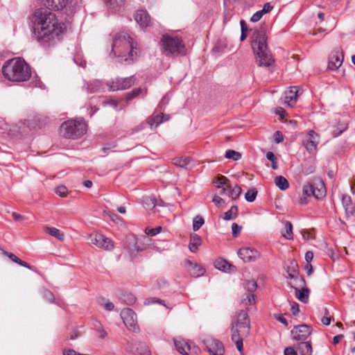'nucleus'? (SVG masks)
<instances>
[{
    "label": "nucleus",
    "mask_w": 355,
    "mask_h": 355,
    "mask_svg": "<svg viewBox=\"0 0 355 355\" xmlns=\"http://www.w3.org/2000/svg\"><path fill=\"white\" fill-rule=\"evenodd\" d=\"M33 37L44 48L54 46L61 39L66 28L55 14L48 8L36 10L31 17Z\"/></svg>",
    "instance_id": "nucleus-1"
},
{
    "label": "nucleus",
    "mask_w": 355,
    "mask_h": 355,
    "mask_svg": "<svg viewBox=\"0 0 355 355\" xmlns=\"http://www.w3.org/2000/svg\"><path fill=\"white\" fill-rule=\"evenodd\" d=\"M3 78L12 83H21L28 80L31 77V68L21 58H14L6 60L2 67Z\"/></svg>",
    "instance_id": "nucleus-2"
},
{
    "label": "nucleus",
    "mask_w": 355,
    "mask_h": 355,
    "mask_svg": "<svg viewBox=\"0 0 355 355\" xmlns=\"http://www.w3.org/2000/svg\"><path fill=\"white\" fill-rule=\"evenodd\" d=\"M114 57L121 58L124 61L130 64L138 56L137 43L125 33H119L113 39L111 54Z\"/></svg>",
    "instance_id": "nucleus-3"
},
{
    "label": "nucleus",
    "mask_w": 355,
    "mask_h": 355,
    "mask_svg": "<svg viewBox=\"0 0 355 355\" xmlns=\"http://www.w3.org/2000/svg\"><path fill=\"white\" fill-rule=\"evenodd\" d=\"M251 39L252 48L257 55L258 65L259 67H270L274 63V59L268 49L265 28L263 27L255 28Z\"/></svg>",
    "instance_id": "nucleus-4"
},
{
    "label": "nucleus",
    "mask_w": 355,
    "mask_h": 355,
    "mask_svg": "<svg viewBox=\"0 0 355 355\" xmlns=\"http://www.w3.org/2000/svg\"><path fill=\"white\" fill-rule=\"evenodd\" d=\"M250 320L246 311H241L236 315V318L232 324V340L236 345L238 351L243 355V340L250 333Z\"/></svg>",
    "instance_id": "nucleus-5"
},
{
    "label": "nucleus",
    "mask_w": 355,
    "mask_h": 355,
    "mask_svg": "<svg viewBox=\"0 0 355 355\" xmlns=\"http://www.w3.org/2000/svg\"><path fill=\"white\" fill-rule=\"evenodd\" d=\"M87 130L85 121L80 119H71L62 123L60 128V134L67 139H76L84 135Z\"/></svg>",
    "instance_id": "nucleus-6"
},
{
    "label": "nucleus",
    "mask_w": 355,
    "mask_h": 355,
    "mask_svg": "<svg viewBox=\"0 0 355 355\" xmlns=\"http://www.w3.org/2000/svg\"><path fill=\"white\" fill-rule=\"evenodd\" d=\"M160 43L166 55H178L185 53V46L181 37L164 35L162 36Z\"/></svg>",
    "instance_id": "nucleus-7"
},
{
    "label": "nucleus",
    "mask_w": 355,
    "mask_h": 355,
    "mask_svg": "<svg viewBox=\"0 0 355 355\" xmlns=\"http://www.w3.org/2000/svg\"><path fill=\"white\" fill-rule=\"evenodd\" d=\"M326 195V189L323 181L316 180L313 183H307L303 186L302 196L300 198L301 205L308 203V198L314 196L317 199H321Z\"/></svg>",
    "instance_id": "nucleus-8"
},
{
    "label": "nucleus",
    "mask_w": 355,
    "mask_h": 355,
    "mask_svg": "<svg viewBox=\"0 0 355 355\" xmlns=\"http://www.w3.org/2000/svg\"><path fill=\"white\" fill-rule=\"evenodd\" d=\"M135 82L133 76L121 78H116L107 81V86L110 91L123 90L130 88Z\"/></svg>",
    "instance_id": "nucleus-9"
},
{
    "label": "nucleus",
    "mask_w": 355,
    "mask_h": 355,
    "mask_svg": "<svg viewBox=\"0 0 355 355\" xmlns=\"http://www.w3.org/2000/svg\"><path fill=\"white\" fill-rule=\"evenodd\" d=\"M175 346L177 351L183 355H197L199 351L198 347L191 345L183 339H175Z\"/></svg>",
    "instance_id": "nucleus-10"
},
{
    "label": "nucleus",
    "mask_w": 355,
    "mask_h": 355,
    "mask_svg": "<svg viewBox=\"0 0 355 355\" xmlns=\"http://www.w3.org/2000/svg\"><path fill=\"white\" fill-rule=\"evenodd\" d=\"M89 239L91 243L98 248H101L107 250H112L114 249V244L112 241L101 234L96 233L94 234H90Z\"/></svg>",
    "instance_id": "nucleus-11"
},
{
    "label": "nucleus",
    "mask_w": 355,
    "mask_h": 355,
    "mask_svg": "<svg viewBox=\"0 0 355 355\" xmlns=\"http://www.w3.org/2000/svg\"><path fill=\"white\" fill-rule=\"evenodd\" d=\"M203 343L211 355H224V346L219 340L208 338L203 340Z\"/></svg>",
    "instance_id": "nucleus-12"
},
{
    "label": "nucleus",
    "mask_w": 355,
    "mask_h": 355,
    "mask_svg": "<svg viewBox=\"0 0 355 355\" xmlns=\"http://www.w3.org/2000/svg\"><path fill=\"white\" fill-rule=\"evenodd\" d=\"M121 317L126 326L131 331H136L138 329L137 323V315L130 309H123L121 312Z\"/></svg>",
    "instance_id": "nucleus-13"
},
{
    "label": "nucleus",
    "mask_w": 355,
    "mask_h": 355,
    "mask_svg": "<svg viewBox=\"0 0 355 355\" xmlns=\"http://www.w3.org/2000/svg\"><path fill=\"white\" fill-rule=\"evenodd\" d=\"M319 143L320 136L314 130H309L303 140V145L309 153L315 151Z\"/></svg>",
    "instance_id": "nucleus-14"
},
{
    "label": "nucleus",
    "mask_w": 355,
    "mask_h": 355,
    "mask_svg": "<svg viewBox=\"0 0 355 355\" xmlns=\"http://www.w3.org/2000/svg\"><path fill=\"white\" fill-rule=\"evenodd\" d=\"M293 339L295 340H304L311 334V328L306 324H300L291 331Z\"/></svg>",
    "instance_id": "nucleus-15"
},
{
    "label": "nucleus",
    "mask_w": 355,
    "mask_h": 355,
    "mask_svg": "<svg viewBox=\"0 0 355 355\" xmlns=\"http://www.w3.org/2000/svg\"><path fill=\"white\" fill-rule=\"evenodd\" d=\"M239 257L245 262L254 261L259 257V252L253 248H242L238 252Z\"/></svg>",
    "instance_id": "nucleus-16"
},
{
    "label": "nucleus",
    "mask_w": 355,
    "mask_h": 355,
    "mask_svg": "<svg viewBox=\"0 0 355 355\" xmlns=\"http://www.w3.org/2000/svg\"><path fill=\"white\" fill-rule=\"evenodd\" d=\"M344 55L343 51L338 50L333 51L329 55L328 67L329 69L336 70L343 64Z\"/></svg>",
    "instance_id": "nucleus-17"
},
{
    "label": "nucleus",
    "mask_w": 355,
    "mask_h": 355,
    "mask_svg": "<svg viewBox=\"0 0 355 355\" xmlns=\"http://www.w3.org/2000/svg\"><path fill=\"white\" fill-rule=\"evenodd\" d=\"M135 21L141 28H146L151 24V18L146 10H138L135 15Z\"/></svg>",
    "instance_id": "nucleus-18"
},
{
    "label": "nucleus",
    "mask_w": 355,
    "mask_h": 355,
    "mask_svg": "<svg viewBox=\"0 0 355 355\" xmlns=\"http://www.w3.org/2000/svg\"><path fill=\"white\" fill-rule=\"evenodd\" d=\"M184 263L191 276L198 277L204 275L205 269L198 263H193L190 260H186Z\"/></svg>",
    "instance_id": "nucleus-19"
},
{
    "label": "nucleus",
    "mask_w": 355,
    "mask_h": 355,
    "mask_svg": "<svg viewBox=\"0 0 355 355\" xmlns=\"http://www.w3.org/2000/svg\"><path fill=\"white\" fill-rule=\"evenodd\" d=\"M70 0H45L46 8L51 10L59 11L64 9Z\"/></svg>",
    "instance_id": "nucleus-20"
},
{
    "label": "nucleus",
    "mask_w": 355,
    "mask_h": 355,
    "mask_svg": "<svg viewBox=\"0 0 355 355\" xmlns=\"http://www.w3.org/2000/svg\"><path fill=\"white\" fill-rule=\"evenodd\" d=\"M299 92L297 87H291L288 90L285 92L284 103L288 106H293L297 101V96Z\"/></svg>",
    "instance_id": "nucleus-21"
},
{
    "label": "nucleus",
    "mask_w": 355,
    "mask_h": 355,
    "mask_svg": "<svg viewBox=\"0 0 355 355\" xmlns=\"http://www.w3.org/2000/svg\"><path fill=\"white\" fill-rule=\"evenodd\" d=\"M214 266L218 270L225 272H233L236 270V268L234 266L230 263L227 260L221 258L217 259L215 261Z\"/></svg>",
    "instance_id": "nucleus-22"
},
{
    "label": "nucleus",
    "mask_w": 355,
    "mask_h": 355,
    "mask_svg": "<svg viewBox=\"0 0 355 355\" xmlns=\"http://www.w3.org/2000/svg\"><path fill=\"white\" fill-rule=\"evenodd\" d=\"M109 10L114 12H120L125 6V0H103Z\"/></svg>",
    "instance_id": "nucleus-23"
},
{
    "label": "nucleus",
    "mask_w": 355,
    "mask_h": 355,
    "mask_svg": "<svg viewBox=\"0 0 355 355\" xmlns=\"http://www.w3.org/2000/svg\"><path fill=\"white\" fill-rule=\"evenodd\" d=\"M84 87L88 93L101 92L104 89L102 82L98 80H94L89 83H86L84 85Z\"/></svg>",
    "instance_id": "nucleus-24"
},
{
    "label": "nucleus",
    "mask_w": 355,
    "mask_h": 355,
    "mask_svg": "<svg viewBox=\"0 0 355 355\" xmlns=\"http://www.w3.org/2000/svg\"><path fill=\"white\" fill-rule=\"evenodd\" d=\"M295 295L297 300L303 303H307L309 302V289L306 286H303L301 288L294 287Z\"/></svg>",
    "instance_id": "nucleus-25"
},
{
    "label": "nucleus",
    "mask_w": 355,
    "mask_h": 355,
    "mask_svg": "<svg viewBox=\"0 0 355 355\" xmlns=\"http://www.w3.org/2000/svg\"><path fill=\"white\" fill-rule=\"evenodd\" d=\"M297 350L301 355H312L313 349L310 341H302L298 343Z\"/></svg>",
    "instance_id": "nucleus-26"
},
{
    "label": "nucleus",
    "mask_w": 355,
    "mask_h": 355,
    "mask_svg": "<svg viewBox=\"0 0 355 355\" xmlns=\"http://www.w3.org/2000/svg\"><path fill=\"white\" fill-rule=\"evenodd\" d=\"M201 245V238L196 234H193L190 237V242L189 248L191 252H196L198 250V247Z\"/></svg>",
    "instance_id": "nucleus-27"
},
{
    "label": "nucleus",
    "mask_w": 355,
    "mask_h": 355,
    "mask_svg": "<svg viewBox=\"0 0 355 355\" xmlns=\"http://www.w3.org/2000/svg\"><path fill=\"white\" fill-rule=\"evenodd\" d=\"M2 254L7 256L10 260H12L13 262L24 267L28 269H31V266L26 263V261H24L21 260L19 258H18L15 254L12 252H8L7 251L2 250Z\"/></svg>",
    "instance_id": "nucleus-28"
},
{
    "label": "nucleus",
    "mask_w": 355,
    "mask_h": 355,
    "mask_svg": "<svg viewBox=\"0 0 355 355\" xmlns=\"http://www.w3.org/2000/svg\"><path fill=\"white\" fill-rule=\"evenodd\" d=\"M169 119V115H164L163 113H161L159 114H157L155 116V119L149 118L147 120V123H149L151 126L154 124V123H155L157 126L162 122L168 121Z\"/></svg>",
    "instance_id": "nucleus-29"
},
{
    "label": "nucleus",
    "mask_w": 355,
    "mask_h": 355,
    "mask_svg": "<svg viewBox=\"0 0 355 355\" xmlns=\"http://www.w3.org/2000/svg\"><path fill=\"white\" fill-rule=\"evenodd\" d=\"M238 216V207L236 205H233L231 208L223 214V218L225 220H230L234 219Z\"/></svg>",
    "instance_id": "nucleus-30"
},
{
    "label": "nucleus",
    "mask_w": 355,
    "mask_h": 355,
    "mask_svg": "<svg viewBox=\"0 0 355 355\" xmlns=\"http://www.w3.org/2000/svg\"><path fill=\"white\" fill-rule=\"evenodd\" d=\"M192 160L189 157H176L173 159V164L183 168H187L191 164Z\"/></svg>",
    "instance_id": "nucleus-31"
},
{
    "label": "nucleus",
    "mask_w": 355,
    "mask_h": 355,
    "mask_svg": "<svg viewBox=\"0 0 355 355\" xmlns=\"http://www.w3.org/2000/svg\"><path fill=\"white\" fill-rule=\"evenodd\" d=\"M45 232L60 241L64 239V234L61 233L60 231L55 227H45Z\"/></svg>",
    "instance_id": "nucleus-32"
},
{
    "label": "nucleus",
    "mask_w": 355,
    "mask_h": 355,
    "mask_svg": "<svg viewBox=\"0 0 355 355\" xmlns=\"http://www.w3.org/2000/svg\"><path fill=\"white\" fill-rule=\"evenodd\" d=\"M275 185L280 189V190H286L289 187V183L288 180L283 176L279 175L275 178Z\"/></svg>",
    "instance_id": "nucleus-33"
},
{
    "label": "nucleus",
    "mask_w": 355,
    "mask_h": 355,
    "mask_svg": "<svg viewBox=\"0 0 355 355\" xmlns=\"http://www.w3.org/2000/svg\"><path fill=\"white\" fill-rule=\"evenodd\" d=\"M285 231L282 233V236L288 239L291 240L293 239V226L291 222L286 221L285 223Z\"/></svg>",
    "instance_id": "nucleus-34"
},
{
    "label": "nucleus",
    "mask_w": 355,
    "mask_h": 355,
    "mask_svg": "<svg viewBox=\"0 0 355 355\" xmlns=\"http://www.w3.org/2000/svg\"><path fill=\"white\" fill-rule=\"evenodd\" d=\"M241 193V188L235 185L233 188L230 186V191H228L227 196L232 198V200H236Z\"/></svg>",
    "instance_id": "nucleus-35"
},
{
    "label": "nucleus",
    "mask_w": 355,
    "mask_h": 355,
    "mask_svg": "<svg viewBox=\"0 0 355 355\" xmlns=\"http://www.w3.org/2000/svg\"><path fill=\"white\" fill-rule=\"evenodd\" d=\"M98 303L100 306H103L107 311H112L114 308V305L112 302L105 298H101L98 300Z\"/></svg>",
    "instance_id": "nucleus-36"
},
{
    "label": "nucleus",
    "mask_w": 355,
    "mask_h": 355,
    "mask_svg": "<svg viewBox=\"0 0 355 355\" xmlns=\"http://www.w3.org/2000/svg\"><path fill=\"white\" fill-rule=\"evenodd\" d=\"M216 185L218 188L227 187L230 189V180L226 177L223 175L218 178L217 181L216 182Z\"/></svg>",
    "instance_id": "nucleus-37"
},
{
    "label": "nucleus",
    "mask_w": 355,
    "mask_h": 355,
    "mask_svg": "<svg viewBox=\"0 0 355 355\" xmlns=\"http://www.w3.org/2000/svg\"><path fill=\"white\" fill-rule=\"evenodd\" d=\"M257 196V191L256 189L252 188L249 189L245 194V199L250 202H252L255 200Z\"/></svg>",
    "instance_id": "nucleus-38"
},
{
    "label": "nucleus",
    "mask_w": 355,
    "mask_h": 355,
    "mask_svg": "<svg viewBox=\"0 0 355 355\" xmlns=\"http://www.w3.org/2000/svg\"><path fill=\"white\" fill-rule=\"evenodd\" d=\"M203 218L199 215L196 216L193 220V230L194 232L198 231L204 224Z\"/></svg>",
    "instance_id": "nucleus-39"
},
{
    "label": "nucleus",
    "mask_w": 355,
    "mask_h": 355,
    "mask_svg": "<svg viewBox=\"0 0 355 355\" xmlns=\"http://www.w3.org/2000/svg\"><path fill=\"white\" fill-rule=\"evenodd\" d=\"M225 157L227 159H232L234 161H237L241 158V154L234 150H228L226 151Z\"/></svg>",
    "instance_id": "nucleus-40"
},
{
    "label": "nucleus",
    "mask_w": 355,
    "mask_h": 355,
    "mask_svg": "<svg viewBox=\"0 0 355 355\" xmlns=\"http://www.w3.org/2000/svg\"><path fill=\"white\" fill-rule=\"evenodd\" d=\"M144 92V90L141 88H135L132 89L130 92H128L125 94L126 100L128 101L132 100L134 98L139 96L140 94H141Z\"/></svg>",
    "instance_id": "nucleus-41"
},
{
    "label": "nucleus",
    "mask_w": 355,
    "mask_h": 355,
    "mask_svg": "<svg viewBox=\"0 0 355 355\" xmlns=\"http://www.w3.org/2000/svg\"><path fill=\"white\" fill-rule=\"evenodd\" d=\"M297 263L291 262V266L287 268V273L291 278L297 277V271L296 270Z\"/></svg>",
    "instance_id": "nucleus-42"
},
{
    "label": "nucleus",
    "mask_w": 355,
    "mask_h": 355,
    "mask_svg": "<svg viewBox=\"0 0 355 355\" xmlns=\"http://www.w3.org/2000/svg\"><path fill=\"white\" fill-rule=\"evenodd\" d=\"M266 158L271 162L272 163V168L273 169L277 168V157H275V154L272 152H268L266 153Z\"/></svg>",
    "instance_id": "nucleus-43"
},
{
    "label": "nucleus",
    "mask_w": 355,
    "mask_h": 355,
    "mask_svg": "<svg viewBox=\"0 0 355 355\" xmlns=\"http://www.w3.org/2000/svg\"><path fill=\"white\" fill-rule=\"evenodd\" d=\"M245 287L249 292L252 293L256 290L257 284L256 282L253 280H249L246 282Z\"/></svg>",
    "instance_id": "nucleus-44"
},
{
    "label": "nucleus",
    "mask_w": 355,
    "mask_h": 355,
    "mask_svg": "<svg viewBox=\"0 0 355 355\" xmlns=\"http://www.w3.org/2000/svg\"><path fill=\"white\" fill-rule=\"evenodd\" d=\"M43 297L50 302H53L54 300V295L53 293L47 289H44L42 291Z\"/></svg>",
    "instance_id": "nucleus-45"
},
{
    "label": "nucleus",
    "mask_w": 355,
    "mask_h": 355,
    "mask_svg": "<svg viewBox=\"0 0 355 355\" xmlns=\"http://www.w3.org/2000/svg\"><path fill=\"white\" fill-rule=\"evenodd\" d=\"M55 193L60 196L64 197L67 196L68 191L65 186L61 185L55 189Z\"/></svg>",
    "instance_id": "nucleus-46"
},
{
    "label": "nucleus",
    "mask_w": 355,
    "mask_h": 355,
    "mask_svg": "<svg viewBox=\"0 0 355 355\" xmlns=\"http://www.w3.org/2000/svg\"><path fill=\"white\" fill-rule=\"evenodd\" d=\"M242 230V227L236 223L232 225V233L234 237H237Z\"/></svg>",
    "instance_id": "nucleus-47"
},
{
    "label": "nucleus",
    "mask_w": 355,
    "mask_h": 355,
    "mask_svg": "<svg viewBox=\"0 0 355 355\" xmlns=\"http://www.w3.org/2000/svg\"><path fill=\"white\" fill-rule=\"evenodd\" d=\"M240 24H241V40L243 41L247 37L246 32L248 31V28H247V27L245 26V23L244 20H241Z\"/></svg>",
    "instance_id": "nucleus-48"
},
{
    "label": "nucleus",
    "mask_w": 355,
    "mask_h": 355,
    "mask_svg": "<svg viewBox=\"0 0 355 355\" xmlns=\"http://www.w3.org/2000/svg\"><path fill=\"white\" fill-rule=\"evenodd\" d=\"M162 230L161 227H157L155 228H146V233L150 236H155L156 234H159Z\"/></svg>",
    "instance_id": "nucleus-49"
},
{
    "label": "nucleus",
    "mask_w": 355,
    "mask_h": 355,
    "mask_svg": "<svg viewBox=\"0 0 355 355\" xmlns=\"http://www.w3.org/2000/svg\"><path fill=\"white\" fill-rule=\"evenodd\" d=\"M95 327L98 333V336L101 338H104L107 336L106 331L102 329L101 325L99 322H97L96 324H95Z\"/></svg>",
    "instance_id": "nucleus-50"
},
{
    "label": "nucleus",
    "mask_w": 355,
    "mask_h": 355,
    "mask_svg": "<svg viewBox=\"0 0 355 355\" xmlns=\"http://www.w3.org/2000/svg\"><path fill=\"white\" fill-rule=\"evenodd\" d=\"M263 15V14L262 13V12L261 10H259L256 12L254 14H253V15L251 17L250 21L252 22H257L261 19Z\"/></svg>",
    "instance_id": "nucleus-51"
},
{
    "label": "nucleus",
    "mask_w": 355,
    "mask_h": 355,
    "mask_svg": "<svg viewBox=\"0 0 355 355\" xmlns=\"http://www.w3.org/2000/svg\"><path fill=\"white\" fill-rule=\"evenodd\" d=\"M315 170V166L313 164L305 165L303 168V171L306 175L313 173Z\"/></svg>",
    "instance_id": "nucleus-52"
},
{
    "label": "nucleus",
    "mask_w": 355,
    "mask_h": 355,
    "mask_svg": "<svg viewBox=\"0 0 355 355\" xmlns=\"http://www.w3.org/2000/svg\"><path fill=\"white\" fill-rule=\"evenodd\" d=\"M284 140V137L282 133L280 131H276L274 134V141L277 144H279L282 142Z\"/></svg>",
    "instance_id": "nucleus-53"
},
{
    "label": "nucleus",
    "mask_w": 355,
    "mask_h": 355,
    "mask_svg": "<svg viewBox=\"0 0 355 355\" xmlns=\"http://www.w3.org/2000/svg\"><path fill=\"white\" fill-rule=\"evenodd\" d=\"M135 300V297L132 294H127L126 295H124L123 300L129 305L134 304Z\"/></svg>",
    "instance_id": "nucleus-54"
},
{
    "label": "nucleus",
    "mask_w": 355,
    "mask_h": 355,
    "mask_svg": "<svg viewBox=\"0 0 355 355\" xmlns=\"http://www.w3.org/2000/svg\"><path fill=\"white\" fill-rule=\"evenodd\" d=\"M347 128V125L346 123L341 124V127H338L336 130H334L335 136L340 135L343 131H345Z\"/></svg>",
    "instance_id": "nucleus-55"
},
{
    "label": "nucleus",
    "mask_w": 355,
    "mask_h": 355,
    "mask_svg": "<svg viewBox=\"0 0 355 355\" xmlns=\"http://www.w3.org/2000/svg\"><path fill=\"white\" fill-rule=\"evenodd\" d=\"M273 8V6L270 3H266L264 4L263 8L260 10L262 13L264 15L266 13L270 12Z\"/></svg>",
    "instance_id": "nucleus-56"
},
{
    "label": "nucleus",
    "mask_w": 355,
    "mask_h": 355,
    "mask_svg": "<svg viewBox=\"0 0 355 355\" xmlns=\"http://www.w3.org/2000/svg\"><path fill=\"white\" fill-rule=\"evenodd\" d=\"M291 311L294 315H297L300 311L299 304L295 302H293Z\"/></svg>",
    "instance_id": "nucleus-57"
},
{
    "label": "nucleus",
    "mask_w": 355,
    "mask_h": 355,
    "mask_svg": "<svg viewBox=\"0 0 355 355\" xmlns=\"http://www.w3.org/2000/svg\"><path fill=\"white\" fill-rule=\"evenodd\" d=\"M284 355H297V353L294 347H286L284 352Z\"/></svg>",
    "instance_id": "nucleus-58"
},
{
    "label": "nucleus",
    "mask_w": 355,
    "mask_h": 355,
    "mask_svg": "<svg viewBox=\"0 0 355 355\" xmlns=\"http://www.w3.org/2000/svg\"><path fill=\"white\" fill-rule=\"evenodd\" d=\"M132 243H133L132 247H131L130 245L128 247V248L130 250V252H132V253L139 252L140 250V249L137 246V244L135 239H133Z\"/></svg>",
    "instance_id": "nucleus-59"
},
{
    "label": "nucleus",
    "mask_w": 355,
    "mask_h": 355,
    "mask_svg": "<svg viewBox=\"0 0 355 355\" xmlns=\"http://www.w3.org/2000/svg\"><path fill=\"white\" fill-rule=\"evenodd\" d=\"M213 202L217 206H220V205L224 202V200L218 196H215L214 198H213V200H212Z\"/></svg>",
    "instance_id": "nucleus-60"
},
{
    "label": "nucleus",
    "mask_w": 355,
    "mask_h": 355,
    "mask_svg": "<svg viewBox=\"0 0 355 355\" xmlns=\"http://www.w3.org/2000/svg\"><path fill=\"white\" fill-rule=\"evenodd\" d=\"M313 259V253L311 251H308L305 254V260L309 264V263Z\"/></svg>",
    "instance_id": "nucleus-61"
},
{
    "label": "nucleus",
    "mask_w": 355,
    "mask_h": 355,
    "mask_svg": "<svg viewBox=\"0 0 355 355\" xmlns=\"http://www.w3.org/2000/svg\"><path fill=\"white\" fill-rule=\"evenodd\" d=\"M275 318L280 322L284 324L286 327L288 326L287 320L281 315H275Z\"/></svg>",
    "instance_id": "nucleus-62"
},
{
    "label": "nucleus",
    "mask_w": 355,
    "mask_h": 355,
    "mask_svg": "<svg viewBox=\"0 0 355 355\" xmlns=\"http://www.w3.org/2000/svg\"><path fill=\"white\" fill-rule=\"evenodd\" d=\"M12 216L16 221H23L24 217L17 212H12Z\"/></svg>",
    "instance_id": "nucleus-63"
},
{
    "label": "nucleus",
    "mask_w": 355,
    "mask_h": 355,
    "mask_svg": "<svg viewBox=\"0 0 355 355\" xmlns=\"http://www.w3.org/2000/svg\"><path fill=\"white\" fill-rule=\"evenodd\" d=\"M244 300L245 301L248 300V302H246V304H252L255 302L254 295L252 293L249 294Z\"/></svg>",
    "instance_id": "nucleus-64"
}]
</instances>
